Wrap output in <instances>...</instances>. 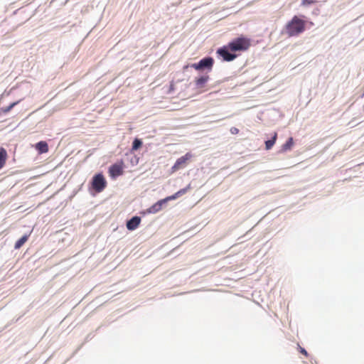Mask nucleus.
<instances>
[{
	"label": "nucleus",
	"instance_id": "nucleus-1",
	"mask_svg": "<svg viewBox=\"0 0 364 364\" xmlns=\"http://www.w3.org/2000/svg\"><path fill=\"white\" fill-rule=\"evenodd\" d=\"M305 21L294 16L286 26L287 33L289 36H297L305 30Z\"/></svg>",
	"mask_w": 364,
	"mask_h": 364
},
{
	"label": "nucleus",
	"instance_id": "nucleus-2",
	"mask_svg": "<svg viewBox=\"0 0 364 364\" xmlns=\"http://www.w3.org/2000/svg\"><path fill=\"white\" fill-rule=\"evenodd\" d=\"M228 45L232 52L245 51L250 46V41L246 37L240 36L229 42Z\"/></svg>",
	"mask_w": 364,
	"mask_h": 364
},
{
	"label": "nucleus",
	"instance_id": "nucleus-3",
	"mask_svg": "<svg viewBox=\"0 0 364 364\" xmlns=\"http://www.w3.org/2000/svg\"><path fill=\"white\" fill-rule=\"evenodd\" d=\"M213 64L214 59L210 56H207L200 60L198 63L191 64V67L199 71L205 70L211 71Z\"/></svg>",
	"mask_w": 364,
	"mask_h": 364
},
{
	"label": "nucleus",
	"instance_id": "nucleus-4",
	"mask_svg": "<svg viewBox=\"0 0 364 364\" xmlns=\"http://www.w3.org/2000/svg\"><path fill=\"white\" fill-rule=\"evenodd\" d=\"M106 186L107 181L102 173H97L92 177L91 186L95 192L101 193L106 188Z\"/></svg>",
	"mask_w": 364,
	"mask_h": 364
},
{
	"label": "nucleus",
	"instance_id": "nucleus-5",
	"mask_svg": "<svg viewBox=\"0 0 364 364\" xmlns=\"http://www.w3.org/2000/svg\"><path fill=\"white\" fill-rule=\"evenodd\" d=\"M216 53L223 59V60L227 62L232 61L237 58V55L235 54L234 52L231 51L228 44L219 48L217 50Z\"/></svg>",
	"mask_w": 364,
	"mask_h": 364
},
{
	"label": "nucleus",
	"instance_id": "nucleus-6",
	"mask_svg": "<svg viewBox=\"0 0 364 364\" xmlns=\"http://www.w3.org/2000/svg\"><path fill=\"white\" fill-rule=\"evenodd\" d=\"M109 173L111 178H116L123 174V167L118 164H114L109 168Z\"/></svg>",
	"mask_w": 364,
	"mask_h": 364
},
{
	"label": "nucleus",
	"instance_id": "nucleus-7",
	"mask_svg": "<svg viewBox=\"0 0 364 364\" xmlns=\"http://www.w3.org/2000/svg\"><path fill=\"white\" fill-rule=\"evenodd\" d=\"M191 157V154L189 153L186 154L184 156L178 158L172 166L173 171H176L183 167L186 164V161Z\"/></svg>",
	"mask_w": 364,
	"mask_h": 364
},
{
	"label": "nucleus",
	"instance_id": "nucleus-8",
	"mask_svg": "<svg viewBox=\"0 0 364 364\" xmlns=\"http://www.w3.org/2000/svg\"><path fill=\"white\" fill-rule=\"evenodd\" d=\"M141 222V218L139 216H133L132 218L127 222V228L129 230H134L139 226Z\"/></svg>",
	"mask_w": 364,
	"mask_h": 364
},
{
	"label": "nucleus",
	"instance_id": "nucleus-9",
	"mask_svg": "<svg viewBox=\"0 0 364 364\" xmlns=\"http://www.w3.org/2000/svg\"><path fill=\"white\" fill-rule=\"evenodd\" d=\"M35 147L39 154H44L48 151V146L45 141H38L36 144Z\"/></svg>",
	"mask_w": 364,
	"mask_h": 364
},
{
	"label": "nucleus",
	"instance_id": "nucleus-10",
	"mask_svg": "<svg viewBox=\"0 0 364 364\" xmlns=\"http://www.w3.org/2000/svg\"><path fill=\"white\" fill-rule=\"evenodd\" d=\"M209 76L207 75H202L196 80V85L197 88H202L205 84L208 82Z\"/></svg>",
	"mask_w": 364,
	"mask_h": 364
},
{
	"label": "nucleus",
	"instance_id": "nucleus-11",
	"mask_svg": "<svg viewBox=\"0 0 364 364\" xmlns=\"http://www.w3.org/2000/svg\"><path fill=\"white\" fill-rule=\"evenodd\" d=\"M7 157L6 150L4 147H0V169L4 166Z\"/></svg>",
	"mask_w": 364,
	"mask_h": 364
},
{
	"label": "nucleus",
	"instance_id": "nucleus-12",
	"mask_svg": "<svg viewBox=\"0 0 364 364\" xmlns=\"http://www.w3.org/2000/svg\"><path fill=\"white\" fill-rule=\"evenodd\" d=\"M294 144V140L292 137L288 139V140L282 146L280 152H286L290 150Z\"/></svg>",
	"mask_w": 364,
	"mask_h": 364
},
{
	"label": "nucleus",
	"instance_id": "nucleus-13",
	"mask_svg": "<svg viewBox=\"0 0 364 364\" xmlns=\"http://www.w3.org/2000/svg\"><path fill=\"white\" fill-rule=\"evenodd\" d=\"M28 235H23L21 238H19L16 242V243L14 245V248L16 250L21 248L23 246V245L28 240Z\"/></svg>",
	"mask_w": 364,
	"mask_h": 364
},
{
	"label": "nucleus",
	"instance_id": "nucleus-14",
	"mask_svg": "<svg viewBox=\"0 0 364 364\" xmlns=\"http://www.w3.org/2000/svg\"><path fill=\"white\" fill-rule=\"evenodd\" d=\"M277 137V133H274L273 136L270 139H268L265 141V149L267 150H269L270 149H272V147L274 146V144L276 142Z\"/></svg>",
	"mask_w": 364,
	"mask_h": 364
},
{
	"label": "nucleus",
	"instance_id": "nucleus-15",
	"mask_svg": "<svg viewBox=\"0 0 364 364\" xmlns=\"http://www.w3.org/2000/svg\"><path fill=\"white\" fill-rule=\"evenodd\" d=\"M190 188H191V184H188L186 188L179 190L176 193H174L173 195L171 196V198H172L173 200H175L177 198L183 196V194H185L188 191V190L190 189Z\"/></svg>",
	"mask_w": 364,
	"mask_h": 364
},
{
	"label": "nucleus",
	"instance_id": "nucleus-16",
	"mask_svg": "<svg viewBox=\"0 0 364 364\" xmlns=\"http://www.w3.org/2000/svg\"><path fill=\"white\" fill-rule=\"evenodd\" d=\"M161 210V207L160 206V203L156 202V203L152 205L149 208H148L146 211L149 213L154 214V213H158Z\"/></svg>",
	"mask_w": 364,
	"mask_h": 364
},
{
	"label": "nucleus",
	"instance_id": "nucleus-17",
	"mask_svg": "<svg viewBox=\"0 0 364 364\" xmlns=\"http://www.w3.org/2000/svg\"><path fill=\"white\" fill-rule=\"evenodd\" d=\"M142 146V141L140 139L135 138L132 142V149L133 151L138 150Z\"/></svg>",
	"mask_w": 364,
	"mask_h": 364
},
{
	"label": "nucleus",
	"instance_id": "nucleus-18",
	"mask_svg": "<svg viewBox=\"0 0 364 364\" xmlns=\"http://www.w3.org/2000/svg\"><path fill=\"white\" fill-rule=\"evenodd\" d=\"M173 200L172 198H171V196H168L166 198H164V199H161V200L157 201V203H159L160 206L162 208L163 205H164L168 200Z\"/></svg>",
	"mask_w": 364,
	"mask_h": 364
},
{
	"label": "nucleus",
	"instance_id": "nucleus-19",
	"mask_svg": "<svg viewBox=\"0 0 364 364\" xmlns=\"http://www.w3.org/2000/svg\"><path fill=\"white\" fill-rule=\"evenodd\" d=\"M313 3H317V1L316 0H303L302 1V4L306 5V6L310 5Z\"/></svg>",
	"mask_w": 364,
	"mask_h": 364
},
{
	"label": "nucleus",
	"instance_id": "nucleus-20",
	"mask_svg": "<svg viewBox=\"0 0 364 364\" xmlns=\"http://www.w3.org/2000/svg\"><path fill=\"white\" fill-rule=\"evenodd\" d=\"M230 132L232 134H237L239 132V129L237 128H236V127H232L230 129Z\"/></svg>",
	"mask_w": 364,
	"mask_h": 364
},
{
	"label": "nucleus",
	"instance_id": "nucleus-21",
	"mask_svg": "<svg viewBox=\"0 0 364 364\" xmlns=\"http://www.w3.org/2000/svg\"><path fill=\"white\" fill-rule=\"evenodd\" d=\"M20 102V101L18 100V101H16V102H12L11 104H10V105H9V109H10V110H11V109H12L13 107H14L17 104H18V102Z\"/></svg>",
	"mask_w": 364,
	"mask_h": 364
},
{
	"label": "nucleus",
	"instance_id": "nucleus-22",
	"mask_svg": "<svg viewBox=\"0 0 364 364\" xmlns=\"http://www.w3.org/2000/svg\"><path fill=\"white\" fill-rule=\"evenodd\" d=\"M1 109L4 113H8L11 111L10 109H9V106L3 107Z\"/></svg>",
	"mask_w": 364,
	"mask_h": 364
},
{
	"label": "nucleus",
	"instance_id": "nucleus-23",
	"mask_svg": "<svg viewBox=\"0 0 364 364\" xmlns=\"http://www.w3.org/2000/svg\"><path fill=\"white\" fill-rule=\"evenodd\" d=\"M300 353L304 354V355H308L307 351L304 348H301Z\"/></svg>",
	"mask_w": 364,
	"mask_h": 364
},
{
	"label": "nucleus",
	"instance_id": "nucleus-24",
	"mask_svg": "<svg viewBox=\"0 0 364 364\" xmlns=\"http://www.w3.org/2000/svg\"><path fill=\"white\" fill-rule=\"evenodd\" d=\"M316 1H317V3H318V2H325L327 0H316Z\"/></svg>",
	"mask_w": 364,
	"mask_h": 364
}]
</instances>
